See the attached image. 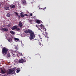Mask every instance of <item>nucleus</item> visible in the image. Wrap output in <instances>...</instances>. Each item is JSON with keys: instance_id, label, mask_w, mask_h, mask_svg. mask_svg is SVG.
<instances>
[{"instance_id": "nucleus-1", "label": "nucleus", "mask_w": 76, "mask_h": 76, "mask_svg": "<svg viewBox=\"0 0 76 76\" xmlns=\"http://www.w3.org/2000/svg\"><path fill=\"white\" fill-rule=\"evenodd\" d=\"M27 30L28 33H29L30 34V36L29 37L30 39V40H33V39H34V38H35V34H34V31H32V30L31 29H28Z\"/></svg>"}, {"instance_id": "nucleus-2", "label": "nucleus", "mask_w": 76, "mask_h": 76, "mask_svg": "<svg viewBox=\"0 0 76 76\" xmlns=\"http://www.w3.org/2000/svg\"><path fill=\"white\" fill-rule=\"evenodd\" d=\"M7 51H8V49L6 48V47H4L2 48V53L3 54H7Z\"/></svg>"}, {"instance_id": "nucleus-3", "label": "nucleus", "mask_w": 76, "mask_h": 76, "mask_svg": "<svg viewBox=\"0 0 76 76\" xmlns=\"http://www.w3.org/2000/svg\"><path fill=\"white\" fill-rule=\"evenodd\" d=\"M18 26H14L13 27H12V30H15V29H16L17 31H19V28H18Z\"/></svg>"}, {"instance_id": "nucleus-4", "label": "nucleus", "mask_w": 76, "mask_h": 76, "mask_svg": "<svg viewBox=\"0 0 76 76\" xmlns=\"http://www.w3.org/2000/svg\"><path fill=\"white\" fill-rule=\"evenodd\" d=\"M9 71L7 72V75H11V74H12L13 72V71L12 69H10L8 70Z\"/></svg>"}, {"instance_id": "nucleus-5", "label": "nucleus", "mask_w": 76, "mask_h": 76, "mask_svg": "<svg viewBox=\"0 0 76 76\" xmlns=\"http://www.w3.org/2000/svg\"><path fill=\"white\" fill-rule=\"evenodd\" d=\"M1 30H2V31H5V32L8 31H9V29L6 28H2L1 29Z\"/></svg>"}, {"instance_id": "nucleus-6", "label": "nucleus", "mask_w": 76, "mask_h": 76, "mask_svg": "<svg viewBox=\"0 0 76 76\" xmlns=\"http://www.w3.org/2000/svg\"><path fill=\"white\" fill-rule=\"evenodd\" d=\"M7 58H10V57H11V55H10V53H9L8 52V53H7Z\"/></svg>"}, {"instance_id": "nucleus-7", "label": "nucleus", "mask_w": 76, "mask_h": 76, "mask_svg": "<svg viewBox=\"0 0 76 76\" xmlns=\"http://www.w3.org/2000/svg\"><path fill=\"white\" fill-rule=\"evenodd\" d=\"M15 70H16V67H15L12 69V71L13 72L12 73V74H14V73H15Z\"/></svg>"}, {"instance_id": "nucleus-8", "label": "nucleus", "mask_w": 76, "mask_h": 76, "mask_svg": "<svg viewBox=\"0 0 76 76\" xmlns=\"http://www.w3.org/2000/svg\"><path fill=\"white\" fill-rule=\"evenodd\" d=\"M19 63H23V59H20L19 60Z\"/></svg>"}, {"instance_id": "nucleus-9", "label": "nucleus", "mask_w": 76, "mask_h": 76, "mask_svg": "<svg viewBox=\"0 0 76 76\" xmlns=\"http://www.w3.org/2000/svg\"><path fill=\"white\" fill-rule=\"evenodd\" d=\"M23 26V24L22 23V22L21 21H20L19 22V27L20 28H21L22 26Z\"/></svg>"}, {"instance_id": "nucleus-10", "label": "nucleus", "mask_w": 76, "mask_h": 76, "mask_svg": "<svg viewBox=\"0 0 76 76\" xmlns=\"http://www.w3.org/2000/svg\"><path fill=\"white\" fill-rule=\"evenodd\" d=\"M22 3L23 5H25V4H26V1H22Z\"/></svg>"}, {"instance_id": "nucleus-11", "label": "nucleus", "mask_w": 76, "mask_h": 76, "mask_svg": "<svg viewBox=\"0 0 76 76\" xmlns=\"http://www.w3.org/2000/svg\"><path fill=\"white\" fill-rule=\"evenodd\" d=\"M4 10H9V7H5L4 8Z\"/></svg>"}, {"instance_id": "nucleus-12", "label": "nucleus", "mask_w": 76, "mask_h": 76, "mask_svg": "<svg viewBox=\"0 0 76 76\" xmlns=\"http://www.w3.org/2000/svg\"><path fill=\"white\" fill-rule=\"evenodd\" d=\"M15 6H16L15 5L12 4L10 5V7L11 8H13L15 7Z\"/></svg>"}, {"instance_id": "nucleus-13", "label": "nucleus", "mask_w": 76, "mask_h": 76, "mask_svg": "<svg viewBox=\"0 0 76 76\" xmlns=\"http://www.w3.org/2000/svg\"><path fill=\"white\" fill-rule=\"evenodd\" d=\"M20 16L22 18H23V17H24V15H23V13L21 12L20 13Z\"/></svg>"}, {"instance_id": "nucleus-14", "label": "nucleus", "mask_w": 76, "mask_h": 76, "mask_svg": "<svg viewBox=\"0 0 76 76\" xmlns=\"http://www.w3.org/2000/svg\"><path fill=\"white\" fill-rule=\"evenodd\" d=\"M40 27H41V29L44 28V25H42V24L40 25Z\"/></svg>"}, {"instance_id": "nucleus-15", "label": "nucleus", "mask_w": 76, "mask_h": 76, "mask_svg": "<svg viewBox=\"0 0 76 76\" xmlns=\"http://www.w3.org/2000/svg\"><path fill=\"white\" fill-rule=\"evenodd\" d=\"M39 38L41 39H42V38H43V36H42V35H41V34H39Z\"/></svg>"}, {"instance_id": "nucleus-16", "label": "nucleus", "mask_w": 76, "mask_h": 76, "mask_svg": "<svg viewBox=\"0 0 76 76\" xmlns=\"http://www.w3.org/2000/svg\"><path fill=\"white\" fill-rule=\"evenodd\" d=\"M1 73L3 74H4L6 72L4 71H3V69H1Z\"/></svg>"}, {"instance_id": "nucleus-17", "label": "nucleus", "mask_w": 76, "mask_h": 76, "mask_svg": "<svg viewBox=\"0 0 76 76\" xmlns=\"http://www.w3.org/2000/svg\"><path fill=\"white\" fill-rule=\"evenodd\" d=\"M42 34L44 35H47V32H46L45 33H44V32H43Z\"/></svg>"}, {"instance_id": "nucleus-18", "label": "nucleus", "mask_w": 76, "mask_h": 76, "mask_svg": "<svg viewBox=\"0 0 76 76\" xmlns=\"http://www.w3.org/2000/svg\"><path fill=\"white\" fill-rule=\"evenodd\" d=\"M19 56H23V54H22V53H19Z\"/></svg>"}, {"instance_id": "nucleus-19", "label": "nucleus", "mask_w": 76, "mask_h": 76, "mask_svg": "<svg viewBox=\"0 0 76 76\" xmlns=\"http://www.w3.org/2000/svg\"><path fill=\"white\" fill-rule=\"evenodd\" d=\"M7 17H10V13L7 14Z\"/></svg>"}, {"instance_id": "nucleus-20", "label": "nucleus", "mask_w": 76, "mask_h": 76, "mask_svg": "<svg viewBox=\"0 0 76 76\" xmlns=\"http://www.w3.org/2000/svg\"><path fill=\"white\" fill-rule=\"evenodd\" d=\"M10 33H11V34H15V32H14V31H10Z\"/></svg>"}, {"instance_id": "nucleus-21", "label": "nucleus", "mask_w": 76, "mask_h": 76, "mask_svg": "<svg viewBox=\"0 0 76 76\" xmlns=\"http://www.w3.org/2000/svg\"><path fill=\"white\" fill-rule=\"evenodd\" d=\"M37 23H40V21L39 20H37L36 21Z\"/></svg>"}, {"instance_id": "nucleus-22", "label": "nucleus", "mask_w": 76, "mask_h": 76, "mask_svg": "<svg viewBox=\"0 0 76 76\" xmlns=\"http://www.w3.org/2000/svg\"><path fill=\"white\" fill-rule=\"evenodd\" d=\"M14 63H15L16 64H18V60H16V61H14Z\"/></svg>"}, {"instance_id": "nucleus-23", "label": "nucleus", "mask_w": 76, "mask_h": 76, "mask_svg": "<svg viewBox=\"0 0 76 76\" xmlns=\"http://www.w3.org/2000/svg\"><path fill=\"white\" fill-rule=\"evenodd\" d=\"M24 33H28V30H27L24 31Z\"/></svg>"}, {"instance_id": "nucleus-24", "label": "nucleus", "mask_w": 76, "mask_h": 76, "mask_svg": "<svg viewBox=\"0 0 76 76\" xmlns=\"http://www.w3.org/2000/svg\"><path fill=\"white\" fill-rule=\"evenodd\" d=\"M14 39L15 40H16V41H19V39H18L17 38H15Z\"/></svg>"}, {"instance_id": "nucleus-25", "label": "nucleus", "mask_w": 76, "mask_h": 76, "mask_svg": "<svg viewBox=\"0 0 76 76\" xmlns=\"http://www.w3.org/2000/svg\"><path fill=\"white\" fill-rule=\"evenodd\" d=\"M16 72L17 73H19V68L18 69L17 71H16Z\"/></svg>"}, {"instance_id": "nucleus-26", "label": "nucleus", "mask_w": 76, "mask_h": 76, "mask_svg": "<svg viewBox=\"0 0 76 76\" xmlns=\"http://www.w3.org/2000/svg\"><path fill=\"white\" fill-rule=\"evenodd\" d=\"M45 37L47 38H48V35H46Z\"/></svg>"}, {"instance_id": "nucleus-27", "label": "nucleus", "mask_w": 76, "mask_h": 76, "mask_svg": "<svg viewBox=\"0 0 76 76\" xmlns=\"http://www.w3.org/2000/svg\"><path fill=\"white\" fill-rule=\"evenodd\" d=\"M7 26L8 27H10V26H11V25H10V24H8V25H7Z\"/></svg>"}, {"instance_id": "nucleus-28", "label": "nucleus", "mask_w": 76, "mask_h": 76, "mask_svg": "<svg viewBox=\"0 0 76 76\" xmlns=\"http://www.w3.org/2000/svg\"><path fill=\"white\" fill-rule=\"evenodd\" d=\"M15 14L16 15H17V16H18V13L17 12H15Z\"/></svg>"}, {"instance_id": "nucleus-29", "label": "nucleus", "mask_w": 76, "mask_h": 76, "mask_svg": "<svg viewBox=\"0 0 76 76\" xmlns=\"http://www.w3.org/2000/svg\"><path fill=\"white\" fill-rule=\"evenodd\" d=\"M26 60H23V62H26Z\"/></svg>"}, {"instance_id": "nucleus-30", "label": "nucleus", "mask_w": 76, "mask_h": 76, "mask_svg": "<svg viewBox=\"0 0 76 76\" xmlns=\"http://www.w3.org/2000/svg\"><path fill=\"white\" fill-rule=\"evenodd\" d=\"M25 16H28V15L27 14H25Z\"/></svg>"}, {"instance_id": "nucleus-31", "label": "nucleus", "mask_w": 76, "mask_h": 76, "mask_svg": "<svg viewBox=\"0 0 76 76\" xmlns=\"http://www.w3.org/2000/svg\"><path fill=\"white\" fill-rule=\"evenodd\" d=\"M39 30H40L41 31V32H42V31L41 30V28H39Z\"/></svg>"}, {"instance_id": "nucleus-32", "label": "nucleus", "mask_w": 76, "mask_h": 76, "mask_svg": "<svg viewBox=\"0 0 76 76\" xmlns=\"http://www.w3.org/2000/svg\"><path fill=\"white\" fill-rule=\"evenodd\" d=\"M44 29H45V31H47V29L46 28H44Z\"/></svg>"}, {"instance_id": "nucleus-33", "label": "nucleus", "mask_w": 76, "mask_h": 76, "mask_svg": "<svg viewBox=\"0 0 76 76\" xmlns=\"http://www.w3.org/2000/svg\"><path fill=\"white\" fill-rule=\"evenodd\" d=\"M39 45H42V44H41L40 43H39Z\"/></svg>"}, {"instance_id": "nucleus-34", "label": "nucleus", "mask_w": 76, "mask_h": 76, "mask_svg": "<svg viewBox=\"0 0 76 76\" xmlns=\"http://www.w3.org/2000/svg\"><path fill=\"white\" fill-rule=\"evenodd\" d=\"M31 21H32V20H29V22H31Z\"/></svg>"}, {"instance_id": "nucleus-35", "label": "nucleus", "mask_w": 76, "mask_h": 76, "mask_svg": "<svg viewBox=\"0 0 76 76\" xmlns=\"http://www.w3.org/2000/svg\"><path fill=\"white\" fill-rule=\"evenodd\" d=\"M1 48H2V47H3L2 45H1Z\"/></svg>"}, {"instance_id": "nucleus-36", "label": "nucleus", "mask_w": 76, "mask_h": 76, "mask_svg": "<svg viewBox=\"0 0 76 76\" xmlns=\"http://www.w3.org/2000/svg\"><path fill=\"white\" fill-rule=\"evenodd\" d=\"M30 16H32V14H30Z\"/></svg>"}, {"instance_id": "nucleus-37", "label": "nucleus", "mask_w": 76, "mask_h": 76, "mask_svg": "<svg viewBox=\"0 0 76 76\" xmlns=\"http://www.w3.org/2000/svg\"><path fill=\"white\" fill-rule=\"evenodd\" d=\"M20 43H22V42H21V41H20Z\"/></svg>"}, {"instance_id": "nucleus-38", "label": "nucleus", "mask_w": 76, "mask_h": 76, "mask_svg": "<svg viewBox=\"0 0 76 76\" xmlns=\"http://www.w3.org/2000/svg\"><path fill=\"white\" fill-rule=\"evenodd\" d=\"M8 41H9L10 42V40H8Z\"/></svg>"}, {"instance_id": "nucleus-39", "label": "nucleus", "mask_w": 76, "mask_h": 76, "mask_svg": "<svg viewBox=\"0 0 76 76\" xmlns=\"http://www.w3.org/2000/svg\"><path fill=\"white\" fill-rule=\"evenodd\" d=\"M45 8H46L45 7V8H44L45 10Z\"/></svg>"}, {"instance_id": "nucleus-40", "label": "nucleus", "mask_w": 76, "mask_h": 76, "mask_svg": "<svg viewBox=\"0 0 76 76\" xmlns=\"http://www.w3.org/2000/svg\"><path fill=\"white\" fill-rule=\"evenodd\" d=\"M18 26H19V24H18Z\"/></svg>"}, {"instance_id": "nucleus-41", "label": "nucleus", "mask_w": 76, "mask_h": 76, "mask_svg": "<svg viewBox=\"0 0 76 76\" xmlns=\"http://www.w3.org/2000/svg\"><path fill=\"white\" fill-rule=\"evenodd\" d=\"M31 3H32H32H33V2H32Z\"/></svg>"}, {"instance_id": "nucleus-42", "label": "nucleus", "mask_w": 76, "mask_h": 76, "mask_svg": "<svg viewBox=\"0 0 76 76\" xmlns=\"http://www.w3.org/2000/svg\"><path fill=\"white\" fill-rule=\"evenodd\" d=\"M19 16H18V18H19Z\"/></svg>"}, {"instance_id": "nucleus-43", "label": "nucleus", "mask_w": 76, "mask_h": 76, "mask_svg": "<svg viewBox=\"0 0 76 76\" xmlns=\"http://www.w3.org/2000/svg\"><path fill=\"white\" fill-rule=\"evenodd\" d=\"M43 10H44V9H43Z\"/></svg>"}, {"instance_id": "nucleus-44", "label": "nucleus", "mask_w": 76, "mask_h": 76, "mask_svg": "<svg viewBox=\"0 0 76 76\" xmlns=\"http://www.w3.org/2000/svg\"><path fill=\"white\" fill-rule=\"evenodd\" d=\"M20 70H19V72H20Z\"/></svg>"}, {"instance_id": "nucleus-45", "label": "nucleus", "mask_w": 76, "mask_h": 76, "mask_svg": "<svg viewBox=\"0 0 76 76\" xmlns=\"http://www.w3.org/2000/svg\"><path fill=\"white\" fill-rule=\"evenodd\" d=\"M1 64H0V65Z\"/></svg>"}]
</instances>
